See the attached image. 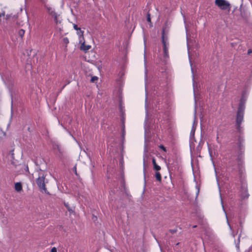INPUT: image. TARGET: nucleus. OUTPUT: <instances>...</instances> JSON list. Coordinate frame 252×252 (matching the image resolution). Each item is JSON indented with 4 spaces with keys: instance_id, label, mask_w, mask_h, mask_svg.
<instances>
[{
    "instance_id": "obj_23",
    "label": "nucleus",
    "mask_w": 252,
    "mask_h": 252,
    "mask_svg": "<svg viewBox=\"0 0 252 252\" xmlns=\"http://www.w3.org/2000/svg\"><path fill=\"white\" fill-rule=\"evenodd\" d=\"M73 28L75 30H76V31H78V30H80V28H78L77 25H76V24H74L73 25Z\"/></svg>"
},
{
    "instance_id": "obj_19",
    "label": "nucleus",
    "mask_w": 252,
    "mask_h": 252,
    "mask_svg": "<svg viewBox=\"0 0 252 252\" xmlns=\"http://www.w3.org/2000/svg\"><path fill=\"white\" fill-rule=\"evenodd\" d=\"M64 206L66 207V208L67 209V210H68V211L69 212H72V209L69 207V205H68V204L67 203H64Z\"/></svg>"
},
{
    "instance_id": "obj_13",
    "label": "nucleus",
    "mask_w": 252,
    "mask_h": 252,
    "mask_svg": "<svg viewBox=\"0 0 252 252\" xmlns=\"http://www.w3.org/2000/svg\"><path fill=\"white\" fill-rule=\"evenodd\" d=\"M155 176L158 181L160 182L161 181V174L158 171H157V172L155 173Z\"/></svg>"
},
{
    "instance_id": "obj_22",
    "label": "nucleus",
    "mask_w": 252,
    "mask_h": 252,
    "mask_svg": "<svg viewBox=\"0 0 252 252\" xmlns=\"http://www.w3.org/2000/svg\"><path fill=\"white\" fill-rule=\"evenodd\" d=\"M98 78L96 76H93L91 78V81L92 82H94L95 81L97 80Z\"/></svg>"
},
{
    "instance_id": "obj_2",
    "label": "nucleus",
    "mask_w": 252,
    "mask_h": 252,
    "mask_svg": "<svg viewBox=\"0 0 252 252\" xmlns=\"http://www.w3.org/2000/svg\"><path fill=\"white\" fill-rule=\"evenodd\" d=\"M46 176V175L43 171L39 169L38 171V176L36 180V183L40 191L48 194L49 192L45 186V180Z\"/></svg>"
},
{
    "instance_id": "obj_6",
    "label": "nucleus",
    "mask_w": 252,
    "mask_h": 252,
    "mask_svg": "<svg viewBox=\"0 0 252 252\" xmlns=\"http://www.w3.org/2000/svg\"><path fill=\"white\" fill-rule=\"evenodd\" d=\"M54 150H57L58 151V155L60 158H63L64 157V151L63 149L58 144H55L53 145Z\"/></svg>"
},
{
    "instance_id": "obj_28",
    "label": "nucleus",
    "mask_w": 252,
    "mask_h": 252,
    "mask_svg": "<svg viewBox=\"0 0 252 252\" xmlns=\"http://www.w3.org/2000/svg\"><path fill=\"white\" fill-rule=\"evenodd\" d=\"M2 134V131L0 129V138H1V137Z\"/></svg>"
},
{
    "instance_id": "obj_16",
    "label": "nucleus",
    "mask_w": 252,
    "mask_h": 252,
    "mask_svg": "<svg viewBox=\"0 0 252 252\" xmlns=\"http://www.w3.org/2000/svg\"><path fill=\"white\" fill-rule=\"evenodd\" d=\"M122 187L124 188V190L125 191L126 194L127 195H128V193L126 192V185H125V182L124 180L122 182Z\"/></svg>"
},
{
    "instance_id": "obj_30",
    "label": "nucleus",
    "mask_w": 252,
    "mask_h": 252,
    "mask_svg": "<svg viewBox=\"0 0 252 252\" xmlns=\"http://www.w3.org/2000/svg\"><path fill=\"white\" fill-rule=\"evenodd\" d=\"M236 235V234H234V233H232V236L233 237H235Z\"/></svg>"
},
{
    "instance_id": "obj_32",
    "label": "nucleus",
    "mask_w": 252,
    "mask_h": 252,
    "mask_svg": "<svg viewBox=\"0 0 252 252\" xmlns=\"http://www.w3.org/2000/svg\"><path fill=\"white\" fill-rule=\"evenodd\" d=\"M196 227V225H194V226H193V228H195V227Z\"/></svg>"
},
{
    "instance_id": "obj_1",
    "label": "nucleus",
    "mask_w": 252,
    "mask_h": 252,
    "mask_svg": "<svg viewBox=\"0 0 252 252\" xmlns=\"http://www.w3.org/2000/svg\"><path fill=\"white\" fill-rule=\"evenodd\" d=\"M166 27H164L162 28V32H161V40H162V49H163V55L164 58H169V55H168V46H169V42H168V30L166 31Z\"/></svg>"
},
{
    "instance_id": "obj_7",
    "label": "nucleus",
    "mask_w": 252,
    "mask_h": 252,
    "mask_svg": "<svg viewBox=\"0 0 252 252\" xmlns=\"http://www.w3.org/2000/svg\"><path fill=\"white\" fill-rule=\"evenodd\" d=\"M242 229H243V225H242V222L241 221H240L239 222V225H237V233L238 232L239 230L240 231V233L239 235V237H238V243L236 245V247L239 248V244H240V237L241 236V234H242Z\"/></svg>"
},
{
    "instance_id": "obj_26",
    "label": "nucleus",
    "mask_w": 252,
    "mask_h": 252,
    "mask_svg": "<svg viewBox=\"0 0 252 252\" xmlns=\"http://www.w3.org/2000/svg\"><path fill=\"white\" fill-rule=\"evenodd\" d=\"M51 252H57V249L55 247H53L51 250Z\"/></svg>"
},
{
    "instance_id": "obj_8",
    "label": "nucleus",
    "mask_w": 252,
    "mask_h": 252,
    "mask_svg": "<svg viewBox=\"0 0 252 252\" xmlns=\"http://www.w3.org/2000/svg\"><path fill=\"white\" fill-rule=\"evenodd\" d=\"M79 43L81 44V46L80 49L81 50L86 52L88 51L90 48V45H86L85 44V40H79Z\"/></svg>"
},
{
    "instance_id": "obj_21",
    "label": "nucleus",
    "mask_w": 252,
    "mask_h": 252,
    "mask_svg": "<svg viewBox=\"0 0 252 252\" xmlns=\"http://www.w3.org/2000/svg\"><path fill=\"white\" fill-rule=\"evenodd\" d=\"M169 232L171 234H174V233H176L177 231V229L176 228H175V229H169Z\"/></svg>"
},
{
    "instance_id": "obj_31",
    "label": "nucleus",
    "mask_w": 252,
    "mask_h": 252,
    "mask_svg": "<svg viewBox=\"0 0 252 252\" xmlns=\"http://www.w3.org/2000/svg\"><path fill=\"white\" fill-rule=\"evenodd\" d=\"M65 86V85H64V86H63V87H62V89H63Z\"/></svg>"
},
{
    "instance_id": "obj_12",
    "label": "nucleus",
    "mask_w": 252,
    "mask_h": 252,
    "mask_svg": "<svg viewBox=\"0 0 252 252\" xmlns=\"http://www.w3.org/2000/svg\"><path fill=\"white\" fill-rule=\"evenodd\" d=\"M77 33L79 36V40L84 39V38L83 36L84 31H82L80 28V30L77 31Z\"/></svg>"
},
{
    "instance_id": "obj_15",
    "label": "nucleus",
    "mask_w": 252,
    "mask_h": 252,
    "mask_svg": "<svg viewBox=\"0 0 252 252\" xmlns=\"http://www.w3.org/2000/svg\"><path fill=\"white\" fill-rule=\"evenodd\" d=\"M25 31L23 29H20L18 32V35L22 38L25 34Z\"/></svg>"
},
{
    "instance_id": "obj_18",
    "label": "nucleus",
    "mask_w": 252,
    "mask_h": 252,
    "mask_svg": "<svg viewBox=\"0 0 252 252\" xmlns=\"http://www.w3.org/2000/svg\"><path fill=\"white\" fill-rule=\"evenodd\" d=\"M147 20L149 23H151V20L150 18V14L148 12L147 15Z\"/></svg>"
},
{
    "instance_id": "obj_25",
    "label": "nucleus",
    "mask_w": 252,
    "mask_h": 252,
    "mask_svg": "<svg viewBox=\"0 0 252 252\" xmlns=\"http://www.w3.org/2000/svg\"><path fill=\"white\" fill-rule=\"evenodd\" d=\"M252 53V49H249L247 51V55H249L251 54Z\"/></svg>"
},
{
    "instance_id": "obj_29",
    "label": "nucleus",
    "mask_w": 252,
    "mask_h": 252,
    "mask_svg": "<svg viewBox=\"0 0 252 252\" xmlns=\"http://www.w3.org/2000/svg\"><path fill=\"white\" fill-rule=\"evenodd\" d=\"M26 170L27 171L29 172V168H28V165H27L26 167Z\"/></svg>"
},
{
    "instance_id": "obj_14",
    "label": "nucleus",
    "mask_w": 252,
    "mask_h": 252,
    "mask_svg": "<svg viewBox=\"0 0 252 252\" xmlns=\"http://www.w3.org/2000/svg\"><path fill=\"white\" fill-rule=\"evenodd\" d=\"M63 43L65 44L64 50H67V48H66L67 45L69 43V39H68L67 37H65L63 38Z\"/></svg>"
},
{
    "instance_id": "obj_4",
    "label": "nucleus",
    "mask_w": 252,
    "mask_h": 252,
    "mask_svg": "<svg viewBox=\"0 0 252 252\" xmlns=\"http://www.w3.org/2000/svg\"><path fill=\"white\" fill-rule=\"evenodd\" d=\"M215 4L222 10L230 9V3L225 0H215Z\"/></svg>"
},
{
    "instance_id": "obj_20",
    "label": "nucleus",
    "mask_w": 252,
    "mask_h": 252,
    "mask_svg": "<svg viewBox=\"0 0 252 252\" xmlns=\"http://www.w3.org/2000/svg\"><path fill=\"white\" fill-rule=\"evenodd\" d=\"M158 147L162 150L164 152H166V148L163 145H160L158 146Z\"/></svg>"
},
{
    "instance_id": "obj_10",
    "label": "nucleus",
    "mask_w": 252,
    "mask_h": 252,
    "mask_svg": "<svg viewBox=\"0 0 252 252\" xmlns=\"http://www.w3.org/2000/svg\"><path fill=\"white\" fill-rule=\"evenodd\" d=\"M152 163L153 164L154 170L156 171H159L161 169L160 166L157 164L156 159L155 158H152Z\"/></svg>"
},
{
    "instance_id": "obj_11",
    "label": "nucleus",
    "mask_w": 252,
    "mask_h": 252,
    "mask_svg": "<svg viewBox=\"0 0 252 252\" xmlns=\"http://www.w3.org/2000/svg\"><path fill=\"white\" fill-rule=\"evenodd\" d=\"M15 189L17 191H20L22 189V186L21 183L18 182L15 184Z\"/></svg>"
},
{
    "instance_id": "obj_27",
    "label": "nucleus",
    "mask_w": 252,
    "mask_h": 252,
    "mask_svg": "<svg viewBox=\"0 0 252 252\" xmlns=\"http://www.w3.org/2000/svg\"><path fill=\"white\" fill-rule=\"evenodd\" d=\"M4 12L2 13H1L0 12V17H1L2 16H4Z\"/></svg>"
},
{
    "instance_id": "obj_5",
    "label": "nucleus",
    "mask_w": 252,
    "mask_h": 252,
    "mask_svg": "<svg viewBox=\"0 0 252 252\" xmlns=\"http://www.w3.org/2000/svg\"><path fill=\"white\" fill-rule=\"evenodd\" d=\"M244 113L237 112L235 126L238 131H240L241 124L243 120Z\"/></svg>"
},
{
    "instance_id": "obj_9",
    "label": "nucleus",
    "mask_w": 252,
    "mask_h": 252,
    "mask_svg": "<svg viewBox=\"0 0 252 252\" xmlns=\"http://www.w3.org/2000/svg\"><path fill=\"white\" fill-rule=\"evenodd\" d=\"M245 109V102L241 99L238 106L237 112L244 113Z\"/></svg>"
},
{
    "instance_id": "obj_17",
    "label": "nucleus",
    "mask_w": 252,
    "mask_h": 252,
    "mask_svg": "<svg viewBox=\"0 0 252 252\" xmlns=\"http://www.w3.org/2000/svg\"><path fill=\"white\" fill-rule=\"evenodd\" d=\"M72 170H73V172L74 173V174L76 175V176H78V174L77 173V168H76V165H75L73 168H72Z\"/></svg>"
},
{
    "instance_id": "obj_24",
    "label": "nucleus",
    "mask_w": 252,
    "mask_h": 252,
    "mask_svg": "<svg viewBox=\"0 0 252 252\" xmlns=\"http://www.w3.org/2000/svg\"><path fill=\"white\" fill-rule=\"evenodd\" d=\"M125 127H124L123 129H122V138H123V140H124V135H125Z\"/></svg>"
},
{
    "instance_id": "obj_3",
    "label": "nucleus",
    "mask_w": 252,
    "mask_h": 252,
    "mask_svg": "<svg viewBox=\"0 0 252 252\" xmlns=\"http://www.w3.org/2000/svg\"><path fill=\"white\" fill-rule=\"evenodd\" d=\"M45 8L47 10V12L54 20L56 25H58L61 23V17L60 14L55 11V9L47 5H45Z\"/></svg>"
}]
</instances>
